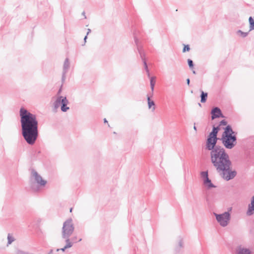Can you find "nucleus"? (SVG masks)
<instances>
[{"label":"nucleus","mask_w":254,"mask_h":254,"mask_svg":"<svg viewBox=\"0 0 254 254\" xmlns=\"http://www.w3.org/2000/svg\"><path fill=\"white\" fill-rule=\"evenodd\" d=\"M63 98V96H59L57 98L56 100L53 103L54 109L55 111H56L58 108H59L61 105V100Z\"/></svg>","instance_id":"obj_15"},{"label":"nucleus","mask_w":254,"mask_h":254,"mask_svg":"<svg viewBox=\"0 0 254 254\" xmlns=\"http://www.w3.org/2000/svg\"><path fill=\"white\" fill-rule=\"evenodd\" d=\"M254 213V195L252 197L251 203L249 204L247 214L248 216L253 215Z\"/></svg>","instance_id":"obj_14"},{"label":"nucleus","mask_w":254,"mask_h":254,"mask_svg":"<svg viewBox=\"0 0 254 254\" xmlns=\"http://www.w3.org/2000/svg\"><path fill=\"white\" fill-rule=\"evenodd\" d=\"M250 138H252V139H254V136H251L249 137Z\"/></svg>","instance_id":"obj_40"},{"label":"nucleus","mask_w":254,"mask_h":254,"mask_svg":"<svg viewBox=\"0 0 254 254\" xmlns=\"http://www.w3.org/2000/svg\"><path fill=\"white\" fill-rule=\"evenodd\" d=\"M134 42L137 46V50L139 54L140 57L142 61H145V53L141 46L138 45V39L137 38L135 35L134 36Z\"/></svg>","instance_id":"obj_9"},{"label":"nucleus","mask_w":254,"mask_h":254,"mask_svg":"<svg viewBox=\"0 0 254 254\" xmlns=\"http://www.w3.org/2000/svg\"><path fill=\"white\" fill-rule=\"evenodd\" d=\"M251 251L249 249L239 246L235 249V254H251Z\"/></svg>","instance_id":"obj_11"},{"label":"nucleus","mask_w":254,"mask_h":254,"mask_svg":"<svg viewBox=\"0 0 254 254\" xmlns=\"http://www.w3.org/2000/svg\"><path fill=\"white\" fill-rule=\"evenodd\" d=\"M87 35H86L84 37V44H85V43H86V39H87Z\"/></svg>","instance_id":"obj_33"},{"label":"nucleus","mask_w":254,"mask_h":254,"mask_svg":"<svg viewBox=\"0 0 254 254\" xmlns=\"http://www.w3.org/2000/svg\"><path fill=\"white\" fill-rule=\"evenodd\" d=\"M211 114L212 120H214L216 118H218L219 117H224V116L223 115L221 110L220 109V108L217 107H214L211 110Z\"/></svg>","instance_id":"obj_10"},{"label":"nucleus","mask_w":254,"mask_h":254,"mask_svg":"<svg viewBox=\"0 0 254 254\" xmlns=\"http://www.w3.org/2000/svg\"><path fill=\"white\" fill-rule=\"evenodd\" d=\"M147 74H148V73H149V69L148 68H147V69H145Z\"/></svg>","instance_id":"obj_37"},{"label":"nucleus","mask_w":254,"mask_h":254,"mask_svg":"<svg viewBox=\"0 0 254 254\" xmlns=\"http://www.w3.org/2000/svg\"><path fill=\"white\" fill-rule=\"evenodd\" d=\"M32 254V253H27L26 252V254Z\"/></svg>","instance_id":"obj_42"},{"label":"nucleus","mask_w":254,"mask_h":254,"mask_svg":"<svg viewBox=\"0 0 254 254\" xmlns=\"http://www.w3.org/2000/svg\"><path fill=\"white\" fill-rule=\"evenodd\" d=\"M217 222L222 227H226L229 221L230 220L231 216L229 212H225L222 214H217L214 213Z\"/></svg>","instance_id":"obj_6"},{"label":"nucleus","mask_w":254,"mask_h":254,"mask_svg":"<svg viewBox=\"0 0 254 254\" xmlns=\"http://www.w3.org/2000/svg\"><path fill=\"white\" fill-rule=\"evenodd\" d=\"M198 105H199V106L201 107V105L200 103H198Z\"/></svg>","instance_id":"obj_43"},{"label":"nucleus","mask_w":254,"mask_h":254,"mask_svg":"<svg viewBox=\"0 0 254 254\" xmlns=\"http://www.w3.org/2000/svg\"><path fill=\"white\" fill-rule=\"evenodd\" d=\"M16 254H25L26 252H23V251H21V250H18L16 251Z\"/></svg>","instance_id":"obj_28"},{"label":"nucleus","mask_w":254,"mask_h":254,"mask_svg":"<svg viewBox=\"0 0 254 254\" xmlns=\"http://www.w3.org/2000/svg\"><path fill=\"white\" fill-rule=\"evenodd\" d=\"M200 92H201V94H200V98H201L200 102L201 103H205L206 101V100H207V96H208V94L206 92H204L202 90H201Z\"/></svg>","instance_id":"obj_17"},{"label":"nucleus","mask_w":254,"mask_h":254,"mask_svg":"<svg viewBox=\"0 0 254 254\" xmlns=\"http://www.w3.org/2000/svg\"><path fill=\"white\" fill-rule=\"evenodd\" d=\"M76 239H77V237L76 236H75V237H72L71 239V240L74 243H76Z\"/></svg>","instance_id":"obj_30"},{"label":"nucleus","mask_w":254,"mask_h":254,"mask_svg":"<svg viewBox=\"0 0 254 254\" xmlns=\"http://www.w3.org/2000/svg\"><path fill=\"white\" fill-rule=\"evenodd\" d=\"M53 250H51L48 253V254H53Z\"/></svg>","instance_id":"obj_36"},{"label":"nucleus","mask_w":254,"mask_h":254,"mask_svg":"<svg viewBox=\"0 0 254 254\" xmlns=\"http://www.w3.org/2000/svg\"><path fill=\"white\" fill-rule=\"evenodd\" d=\"M31 188L34 191H38L39 190V188L37 187H35L34 184L31 185Z\"/></svg>","instance_id":"obj_26"},{"label":"nucleus","mask_w":254,"mask_h":254,"mask_svg":"<svg viewBox=\"0 0 254 254\" xmlns=\"http://www.w3.org/2000/svg\"><path fill=\"white\" fill-rule=\"evenodd\" d=\"M227 124V122L226 120H222L220 123H219V124L218 126H217L216 127H219V130L220 129V127L222 125H223V126H226ZM214 127H215L214 126H213Z\"/></svg>","instance_id":"obj_24"},{"label":"nucleus","mask_w":254,"mask_h":254,"mask_svg":"<svg viewBox=\"0 0 254 254\" xmlns=\"http://www.w3.org/2000/svg\"><path fill=\"white\" fill-rule=\"evenodd\" d=\"M68 101L66 97H63L61 100V111L63 112H66L69 108L67 106Z\"/></svg>","instance_id":"obj_13"},{"label":"nucleus","mask_w":254,"mask_h":254,"mask_svg":"<svg viewBox=\"0 0 254 254\" xmlns=\"http://www.w3.org/2000/svg\"><path fill=\"white\" fill-rule=\"evenodd\" d=\"M72 208H71L70 209V212H71V211H72Z\"/></svg>","instance_id":"obj_44"},{"label":"nucleus","mask_w":254,"mask_h":254,"mask_svg":"<svg viewBox=\"0 0 254 254\" xmlns=\"http://www.w3.org/2000/svg\"><path fill=\"white\" fill-rule=\"evenodd\" d=\"M219 131V127H213L212 131L207 136L205 145V149L210 151L211 162L216 171L221 168L225 169L229 164L232 163L225 149L216 145Z\"/></svg>","instance_id":"obj_1"},{"label":"nucleus","mask_w":254,"mask_h":254,"mask_svg":"<svg viewBox=\"0 0 254 254\" xmlns=\"http://www.w3.org/2000/svg\"><path fill=\"white\" fill-rule=\"evenodd\" d=\"M15 239L12 237V236L10 234H8L7 235V245L11 244L13 242H14Z\"/></svg>","instance_id":"obj_21"},{"label":"nucleus","mask_w":254,"mask_h":254,"mask_svg":"<svg viewBox=\"0 0 254 254\" xmlns=\"http://www.w3.org/2000/svg\"><path fill=\"white\" fill-rule=\"evenodd\" d=\"M179 247L181 248H182L183 247V239H181L180 240H179Z\"/></svg>","instance_id":"obj_27"},{"label":"nucleus","mask_w":254,"mask_h":254,"mask_svg":"<svg viewBox=\"0 0 254 254\" xmlns=\"http://www.w3.org/2000/svg\"><path fill=\"white\" fill-rule=\"evenodd\" d=\"M21 133L29 145H33L38 137V122L35 114L24 108L20 110Z\"/></svg>","instance_id":"obj_2"},{"label":"nucleus","mask_w":254,"mask_h":254,"mask_svg":"<svg viewBox=\"0 0 254 254\" xmlns=\"http://www.w3.org/2000/svg\"><path fill=\"white\" fill-rule=\"evenodd\" d=\"M249 22L250 24V31L254 30V20L252 16L249 18Z\"/></svg>","instance_id":"obj_20"},{"label":"nucleus","mask_w":254,"mask_h":254,"mask_svg":"<svg viewBox=\"0 0 254 254\" xmlns=\"http://www.w3.org/2000/svg\"><path fill=\"white\" fill-rule=\"evenodd\" d=\"M82 240V239L80 238L79 239L78 242H80Z\"/></svg>","instance_id":"obj_45"},{"label":"nucleus","mask_w":254,"mask_h":254,"mask_svg":"<svg viewBox=\"0 0 254 254\" xmlns=\"http://www.w3.org/2000/svg\"><path fill=\"white\" fill-rule=\"evenodd\" d=\"M155 76L151 77L150 79V87H151V91H152V93L153 92L154 86L155 84Z\"/></svg>","instance_id":"obj_19"},{"label":"nucleus","mask_w":254,"mask_h":254,"mask_svg":"<svg viewBox=\"0 0 254 254\" xmlns=\"http://www.w3.org/2000/svg\"><path fill=\"white\" fill-rule=\"evenodd\" d=\"M69 237H62L63 239H65V242L66 243L65 248H70L73 246L74 243L69 239Z\"/></svg>","instance_id":"obj_16"},{"label":"nucleus","mask_w":254,"mask_h":254,"mask_svg":"<svg viewBox=\"0 0 254 254\" xmlns=\"http://www.w3.org/2000/svg\"><path fill=\"white\" fill-rule=\"evenodd\" d=\"M147 75H148V76H150V73H148V74H147Z\"/></svg>","instance_id":"obj_46"},{"label":"nucleus","mask_w":254,"mask_h":254,"mask_svg":"<svg viewBox=\"0 0 254 254\" xmlns=\"http://www.w3.org/2000/svg\"><path fill=\"white\" fill-rule=\"evenodd\" d=\"M231 166L232 163L229 164L225 169L221 168L217 171L221 177L227 181L234 179L237 175V172L231 169Z\"/></svg>","instance_id":"obj_4"},{"label":"nucleus","mask_w":254,"mask_h":254,"mask_svg":"<svg viewBox=\"0 0 254 254\" xmlns=\"http://www.w3.org/2000/svg\"><path fill=\"white\" fill-rule=\"evenodd\" d=\"M195 124L194 123V126H193V129H194V130L195 131V132H196V131H197V128H196V126H195Z\"/></svg>","instance_id":"obj_35"},{"label":"nucleus","mask_w":254,"mask_h":254,"mask_svg":"<svg viewBox=\"0 0 254 254\" xmlns=\"http://www.w3.org/2000/svg\"><path fill=\"white\" fill-rule=\"evenodd\" d=\"M82 15H83L85 16V18H86V17L85 15V12H84V11H83V12H82Z\"/></svg>","instance_id":"obj_38"},{"label":"nucleus","mask_w":254,"mask_h":254,"mask_svg":"<svg viewBox=\"0 0 254 254\" xmlns=\"http://www.w3.org/2000/svg\"><path fill=\"white\" fill-rule=\"evenodd\" d=\"M69 67V62L68 58H66L64 64L63 71L62 74V81H64L66 77V74Z\"/></svg>","instance_id":"obj_12"},{"label":"nucleus","mask_w":254,"mask_h":254,"mask_svg":"<svg viewBox=\"0 0 254 254\" xmlns=\"http://www.w3.org/2000/svg\"><path fill=\"white\" fill-rule=\"evenodd\" d=\"M200 175L203 178V185L207 188V189L216 188V186L212 183L211 181L208 177V171L201 172L200 173Z\"/></svg>","instance_id":"obj_8"},{"label":"nucleus","mask_w":254,"mask_h":254,"mask_svg":"<svg viewBox=\"0 0 254 254\" xmlns=\"http://www.w3.org/2000/svg\"><path fill=\"white\" fill-rule=\"evenodd\" d=\"M186 81H187V83L188 85H190V78H187V80H186Z\"/></svg>","instance_id":"obj_32"},{"label":"nucleus","mask_w":254,"mask_h":254,"mask_svg":"<svg viewBox=\"0 0 254 254\" xmlns=\"http://www.w3.org/2000/svg\"><path fill=\"white\" fill-rule=\"evenodd\" d=\"M237 33L239 34L240 36L243 38H245L248 36L249 32H244L241 30H239L237 31Z\"/></svg>","instance_id":"obj_22"},{"label":"nucleus","mask_w":254,"mask_h":254,"mask_svg":"<svg viewBox=\"0 0 254 254\" xmlns=\"http://www.w3.org/2000/svg\"><path fill=\"white\" fill-rule=\"evenodd\" d=\"M104 122L105 123H108V122H107V121L106 119H105H105H104Z\"/></svg>","instance_id":"obj_39"},{"label":"nucleus","mask_w":254,"mask_h":254,"mask_svg":"<svg viewBox=\"0 0 254 254\" xmlns=\"http://www.w3.org/2000/svg\"><path fill=\"white\" fill-rule=\"evenodd\" d=\"M67 248H65V246L63 248H62V249H57V252H59V251H62L63 252H64L65 250Z\"/></svg>","instance_id":"obj_31"},{"label":"nucleus","mask_w":254,"mask_h":254,"mask_svg":"<svg viewBox=\"0 0 254 254\" xmlns=\"http://www.w3.org/2000/svg\"><path fill=\"white\" fill-rule=\"evenodd\" d=\"M190 50V48L189 45H184V47L183 49V52H189Z\"/></svg>","instance_id":"obj_25"},{"label":"nucleus","mask_w":254,"mask_h":254,"mask_svg":"<svg viewBox=\"0 0 254 254\" xmlns=\"http://www.w3.org/2000/svg\"><path fill=\"white\" fill-rule=\"evenodd\" d=\"M142 62H143V64H144L145 69H147V68H148V66H147V62H146V60L143 61Z\"/></svg>","instance_id":"obj_29"},{"label":"nucleus","mask_w":254,"mask_h":254,"mask_svg":"<svg viewBox=\"0 0 254 254\" xmlns=\"http://www.w3.org/2000/svg\"><path fill=\"white\" fill-rule=\"evenodd\" d=\"M187 62L189 67L191 69H193L194 66L193 61L190 59H188Z\"/></svg>","instance_id":"obj_23"},{"label":"nucleus","mask_w":254,"mask_h":254,"mask_svg":"<svg viewBox=\"0 0 254 254\" xmlns=\"http://www.w3.org/2000/svg\"><path fill=\"white\" fill-rule=\"evenodd\" d=\"M147 102H148V108L149 109H151L152 106H153V107L152 108V110L154 111L155 110V103L153 101H152L150 99V98L149 96L147 97Z\"/></svg>","instance_id":"obj_18"},{"label":"nucleus","mask_w":254,"mask_h":254,"mask_svg":"<svg viewBox=\"0 0 254 254\" xmlns=\"http://www.w3.org/2000/svg\"><path fill=\"white\" fill-rule=\"evenodd\" d=\"M90 32H91V29H87V33L86 35H88Z\"/></svg>","instance_id":"obj_34"},{"label":"nucleus","mask_w":254,"mask_h":254,"mask_svg":"<svg viewBox=\"0 0 254 254\" xmlns=\"http://www.w3.org/2000/svg\"><path fill=\"white\" fill-rule=\"evenodd\" d=\"M224 129L221 140L226 148L231 149L237 144V133L233 131L230 125L227 126Z\"/></svg>","instance_id":"obj_3"},{"label":"nucleus","mask_w":254,"mask_h":254,"mask_svg":"<svg viewBox=\"0 0 254 254\" xmlns=\"http://www.w3.org/2000/svg\"><path fill=\"white\" fill-rule=\"evenodd\" d=\"M192 72H193V74H196V72H195V70H192Z\"/></svg>","instance_id":"obj_41"},{"label":"nucleus","mask_w":254,"mask_h":254,"mask_svg":"<svg viewBox=\"0 0 254 254\" xmlns=\"http://www.w3.org/2000/svg\"><path fill=\"white\" fill-rule=\"evenodd\" d=\"M74 230L72 219L68 218L63 223L62 231V237H70Z\"/></svg>","instance_id":"obj_5"},{"label":"nucleus","mask_w":254,"mask_h":254,"mask_svg":"<svg viewBox=\"0 0 254 254\" xmlns=\"http://www.w3.org/2000/svg\"><path fill=\"white\" fill-rule=\"evenodd\" d=\"M32 179H34L38 185L41 187L45 186L47 183V181L43 180L42 177L34 169H32L31 171V180Z\"/></svg>","instance_id":"obj_7"}]
</instances>
